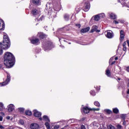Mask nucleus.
<instances>
[{"instance_id":"1","label":"nucleus","mask_w":129,"mask_h":129,"mask_svg":"<svg viewBox=\"0 0 129 129\" xmlns=\"http://www.w3.org/2000/svg\"><path fill=\"white\" fill-rule=\"evenodd\" d=\"M4 64L7 68H12L14 66L15 56L13 53L7 52L4 55Z\"/></svg>"},{"instance_id":"2","label":"nucleus","mask_w":129,"mask_h":129,"mask_svg":"<svg viewBox=\"0 0 129 129\" xmlns=\"http://www.w3.org/2000/svg\"><path fill=\"white\" fill-rule=\"evenodd\" d=\"M0 45L2 49H7L10 48L11 45V42H10V38L7 34L4 35L3 42V43L1 42Z\"/></svg>"},{"instance_id":"3","label":"nucleus","mask_w":129,"mask_h":129,"mask_svg":"<svg viewBox=\"0 0 129 129\" xmlns=\"http://www.w3.org/2000/svg\"><path fill=\"white\" fill-rule=\"evenodd\" d=\"M11 81V76L10 75H7V78L6 81L3 83H0V85L1 86H6V85H7L8 84L9 82Z\"/></svg>"},{"instance_id":"4","label":"nucleus","mask_w":129,"mask_h":129,"mask_svg":"<svg viewBox=\"0 0 129 129\" xmlns=\"http://www.w3.org/2000/svg\"><path fill=\"white\" fill-rule=\"evenodd\" d=\"M90 9V4L89 3H87L84 6V11L85 12H88Z\"/></svg>"},{"instance_id":"5","label":"nucleus","mask_w":129,"mask_h":129,"mask_svg":"<svg viewBox=\"0 0 129 129\" xmlns=\"http://www.w3.org/2000/svg\"><path fill=\"white\" fill-rule=\"evenodd\" d=\"M98 27L95 25L93 26L92 28V29L91 30V33H94V32H97V33H99L100 32V30H97Z\"/></svg>"},{"instance_id":"6","label":"nucleus","mask_w":129,"mask_h":129,"mask_svg":"<svg viewBox=\"0 0 129 129\" xmlns=\"http://www.w3.org/2000/svg\"><path fill=\"white\" fill-rule=\"evenodd\" d=\"M34 112V115L35 116V117H40L41 115H42V113L41 112L37 111V110H34L33 111Z\"/></svg>"},{"instance_id":"7","label":"nucleus","mask_w":129,"mask_h":129,"mask_svg":"<svg viewBox=\"0 0 129 129\" xmlns=\"http://www.w3.org/2000/svg\"><path fill=\"white\" fill-rule=\"evenodd\" d=\"M120 41L122 42L123 41V39H124V31L123 30H121L120 31Z\"/></svg>"},{"instance_id":"8","label":"nucleus","mask_w":129,"mask_h":129,"mask_svg":"<svg viewBox=\"0 0 129 129\" xmlns=\"http://www.w3.org/2000/svg\"><path fill=\"white\" fill-rule=\"evenodd\" d=\"M90 111V109L88 107H84L82 110V112L84 113H88Z\"/></svg>"},{"instance_id":"9","label":"nucleus","mask_w":129,"mask_h":129,"mask_svg":"<svg viewBox=\"0 0 129 129\" xmlns=\"http://www.w3.org/2000/svg\"><path fill=\"white\" fill-rule=\"evenodd\" d=\"M0 30H5V22L2 19H0Z\"/></svg>"},{"instance_id":"10","label":"nucleus","mask_w":129,"mask_h":129,"mask_svg":"<svg viewBox=\"0 0 129 129\" xmlns=\"http://www.w3.org/2000/svg\"><path fill=\"white\" fill-rule=\"evenodd\" d=\"M32 44H34L35 45H39L40 44V42H39V39L36 38L35 39H32L31 40Z\"/></svg>"},{"instance_id":"11","label":"nucleus","mask_w":129,"mask_h":129,"mask_svg":"<svg viewBox=\"0 0 129 129\" xmlns=\"http://www.w3.org/2000/svg\"><path fill=\"white\" fill-rule=\"evenodd\" d=\"M15 109V106L14 105L11 104L9 105H8V111L9 112H12L13 110Z\"/></svg>"},{"instance_id":"12","label":"nucleus","mask_w":129,"mask_h":129,"mask_svg":"<svg viewBox=\"0 0 129 129\" xmlns=\"http://www.w3.org/2000/svg\"><path fill=\"white\" fill-rule=\"evenodd\" d=\"M30 127L31 129H38L39 128V124L37 123H32L30 125Z\"/></svg>"},{"instance_id":"13","label":"nucleus","mask_w":129,"mask_h":129,"mask_svg":"<svg viewBox=\"0 0 129 129\" xmlns=\"http://www.w3.org/2000/svg\"><path fill=\"white\" fill-rule=\"evenodd\" d=\"M42 45L44 48H46L47 47H50V46L52 45V43H51V42H46V43H43Z\"/></svg>"},{"instance_id":"14","label":"nucleus","mask_w":129,"mask_h":129,"mask_svg":"<svg viewBox=\"0 0 129 129\" xmlns=\"http://www.w3.org/2000/svg\"><path fill=\"white\" fill-rule=\"evenodd\" d=\"M39 11L36 9H33L31 13L33 16H37V15L39 14Z\"/></svg>"},{"instance_id":"15","label":"nucleus","mask_w":129,"mask_h":129,"mask_svg":"<svg viewBox=\"0 0 129 129\" xmlns=\"http://www.w3.org/2000/svg\"><path fill=\"white\" fill-rule=\"evenodd\" d=\"M89 30H90V28L89 27H87L86 28H83L82 29L80 32L81 33H87V32H88L89 31Z\"/></svg>"},{"instance_id":"16","label":"nucleus","mask_w":129,"mask_h":129,"mask_svg":"<svg viewBox=\"0 0 129 129\" xmlns=\"http://www.w3.org/2000/svg\"><path fill=\"white\" fill-rule=\"evenodd\" d=\"M105 74L108 76V77H110L111 76V73L110 71L109 70V69L107 68L105 72Z\"/></svg>"},{"instance_id":"17","label":"nucleus","mask_w":129,"mask_h":129,"mask_svg":"<svg viewBox=\"0 0 129 129\" xmlns=\"http://www.w3.org/2000/svg\"><path fill=\"white\" fill-rule=\"evenodd\" d=\"M43 119L47 122H50V119H49V117L47 115H44L43 116Z\"/></svg>"},{"instance_id":"18","label":"nucleus","mask_w":129,"mask_h":129,"mask_svg":"<svg viewBox=\"0 0 129 129\" xmlns=\"http://www.w3.org/2000/svg\"><path fill=\"white\" fill-rule=\"evenodd\" d=\"M38 36L41 39H44V38H46V37H47V35L44 34L43 33H39Z\"/></svg>"},{"instance_id":"19","label":"nucleus","mask_w":129,"mask_h":129,"mask_svg":"<svg viewBox=\"0 0 129 129\" xmlns=\"http://www.w3.org/2000/svg\"><path fill=\"white\" fill-rule=\"evenodd\" d=\"M110 17L111 19H112V20H115V19H116V15L113 13H111L110 14Z\"/></svg>"},{"instance_id":"20","label":"nucleus","mask_w":129,"mask_h":129,"mask_svg":"<svg viewBox=\"0 0 129 129\" xmlns=\"http://www.w3.org/2000/svg\"><path fill=\"white\" fill-rule=\"evenodd\" d=\"M106 37H107V38H108L109 39H111V38H112V37H113L112 33H111L110 32H107V33L106 34Z\"/></svg>"},{"instance_id":"21","label":"nucleus","mask_w":129,"mask_h":129,"mask_svg":"<svg viewBox=\"0 0 129 129\" xmlns=\"http://www.w3.org/2000/svg\"><path fill=\"white\" fill-rule=\"evenodd\" d=\"M95 21H96L97 22L99 21L100 20V18L98 15H97L94 17Z\"/></svg>"},{"instance_id":"22","label":"nucleus","mask_w":129,"mask_h":129,"mask_svg":"<svg viewBox=\"0 0 129 129\" xmlns=\"http://www.w3.org/2000/svg\"><path fill=\"white\" fill-rule=\"evenodd\" d=\"M33 4L34 5H40V1L39 0H33Z\"/></svg>"},{"instance_id":"23","label":"nucleus","mask_w":129,"mask_h":129,"mask_svg":"<svg viewBox=\"0 0 129 129\" xmlns=\"http://www.w3.org/2000/svg\"><path fill=\"white\" fill-rule=\"evenodd\" d=\"M25 113L27 115H32V111L29 110H26Z\"/></svg>"},{"instance_id":"24","label":"nucleus","mask_w":129,"mask_h":129,"mask_svg":"<svg viewBox=\"0 0 129 129\" xmlns=\"http://www.w3.org/2000/svg\"><path fill=\"white\" fill-rule=\"evenodd\" d=\"M45 126L47 129H50L51 127V126L50 125V124L49 123V122H46L45 123Z\"/></svg>"},{"instance_id":"25","label":"nucleus","mask_w":129,"mask_h":129,"mask_svg":"<svg viewBox=\"0 0 129 129\" xmlns=\"http://www.w3.org/2000/svg\"><path fill=\"white\" fill-rule=\"evenodd\" d=\"M64 19L66 21H68V20H69V15L65 14L64 15Z\"/></svg>"},{"instance_id":"26","label":"nucleus","mask_w":129,"mask_h":129,"mask_svg":"<svg viewBox=\"0 0 129 129\" xmlns=\"http://www.w3.org/2000/svg\"><path fill=\"white\" fill-rule=\"evenodd\" d=\"M94 104L96 106H98V107H99V106H100V103H99L98 101H95Z\"/></svg>"},{"instance_id":"27","label":"nucleus","mask_w":129,"mask_h":129,"mask_svg":"<svg viewBox=\"0 0 129 129\" xmlns=\"http://www.w3.org/2000/svg\"><path fill=\"white\" fill-rule=\"evenodd\" d=\"M113 112L114 113H118V109L116 108L113 109Z\"/></svg>"},{"instance_id":"28","label":"nucleus","mask_w":129,"mask_h":129,"mask_svg":"<svg viewBox=\"0 0 129 129\" xmlns=\"http://www.w3.org/2000/svg\"><path fill=\"white\" fill-rule=\"evenodd\" d=\"M98 15L99 17H100V19H101V18H104L105 17V15L104 13L100 14Z\"/></svg>"},{"instance_id":"29","label":"nucleus","mask_w":129,"mask_h":129,"mask_svg":"<svg viewBox=\"0 0 129 129\" xmlns=\"http://www.w3.org/2000/svg\"><path fill=\"white\" fill-rule=\"evenodd\" d=\"M43 19H44V16H41L39 20L35 19V21H38V22H41L43 21Z\"/></svg>"},{"instance_id":"30","label":"nucleus","mask_w":129,"mask_h":129,"mask_svg":"<svg viewBox=\"0 0 129 129\" xmlns=\"http://www.w3.org/2000/svg\"><path fill=\"white\" fill-rule=\"evenodd\" d=\"M120 117L122 118V119H123V120H124V119H125V117H126V116H125V114H121L120 115Z\"/></svg>"},{"instance_id":"31","label":"nucleus","mask_w":129,"mask_h":129,"mask_svg":"<svg viewBox=\"0 0 129 129\" xmlns=\"http://www.w3.org/2000/svg\"><path fill=\"white\" fill-rule=\"evenodd\" d=\"M0 106L1 107H2L1 108H0V111H2L4 108V104H3V103L2 102H0Z\"/></svg>"},{"instance_id":"32","label":"nucleus","mask_w":129,"mask_h":129,"mask_svg":"<svg viewBox=\"0 0 129 129\" xmlns=\"http://www.w3.org/2000/svg\"><path fill=\"white\" fill-rule=\"evenodd\" d=\"M108 129H115V128H114V126H113L112 125H109V126H108Z\"/></svg>"},{"instance_id":"33","label":"nucleus","mask_w":129,"mask_h":129,"mask_svg":"<svg viewBox=\"0 0 129 129\" xmlns=\"http://www.w3.org/2000/svg\"><path fill=\"white\" fill-rule=\"evenodd\" d=\"M19 123H20V124H22V125H23L25 123V122H24V120H22V119H20V120H19Z\"/></svg>"},{"instance_id":"34","label":"nucleus","mask_w":129,"mask_h":129,"mask_svg":"<svg viewBox=\"0 0 129 129\" xmlns=\"http://www.w3.org/2000/svg\"><path fill=\"white\" fill-rule=\"evenodd\" d=\"M19 110L20 112H24V111H25V109L23 108H19Z\"/></svg>"},{"instance_id":"35","label":"nucleus","mask_w":129,"mask_h":129,"mask_svg":"<svg viewBox=\"0 0 129 129\" xmlns=\"http://www.w3.org/2000/svg\"><path fill=\"white\" fill-rule=\"evenodd\" d=\"M90 94H91V95L94 96V95H95V92L94 91H91L90 92Z\"/></svg>"},{"instance_id":"36","label":"nucleus","mask_w":129,"mask_h":129,"mask_svg":"<svg viewBox=\"0 0 129 129\" xmlns=\"http://www.w3.org/2000/svg\"><path fill=\"white\" fill-rule=\"evenodd\" d=\"M105 111L106 112H107V113H111V111L109 109H105Z\"/></svg>"},{"instance_id":"37","label":"nucleus","mask_w":129,"mask_h":129,"mask_svg":"<svg viewBox=\"0 0 129 129\" xmlns=\"http://www.w3.org/2000/svg\"><path fill=\"white\" fill-rule=\"evenodd\" d=\"M59 127V125H55L54 126V129H58Z\"/></svg>"},{"instance_id":"38","label":"nucleus","mask_w":129,"mask_h":129,"mask_svg":"<svg viewBox=\"0 0 129 129\" xmlns=\"http://www.w3.org/2000/svg\"><path fill=\"white\" fill-rule=\"evenodd\" d=\"M99 108H94L93 109V110H94V111H98V110H99Z\"/></svg>"},{"instance_id":"39","label":"nucleus","mask_w":129,"mask_h":129,"mask_svg":"<svg viewBox=\"0 0 129 129\" xmlns=\"http://www.w3.org/2000/svg\"><path fill=\"white\" fill-rule=\"evenodd\" d=\"M80 129H86V128H85V126H84V125H81Z\"/></svg>"},{"instance_id":"40","label":"nucleus","mask_w":129,"mask_h":129,"mask_svg":"<svg viewBox=\"0 0 129 129\" xmlns=\"http://www.w3.org/2000/svg\"><path fill=\"white\" fill-rule=\"evenodd\" d=\"M123 51H124V52H126V46H123Z\"/></svg>"},{"instance_id":"41","label":"nucleus","mask_w":129,"mask_h":129,"mask_svg":"<svg viewBox=\"0 0 129 129\" xmlns=\"http://www.w3.org/2000/svg\"><path fill=\"white\" fill-rule=\"evenodd\" d=\"M117 128H118V129H120V128H121V125L118 124V125H117Z\"/></svg>"},{"instance_id":"42","label":"nucleus","mask_w":129,"mask_h":129,"mask_svg":"<svg viewBox=\"0 0 129 129\" xmlns=\"http://www.w3.org/2000/svg\"><path fill=\"white\" fill-rule=\"evenodd\" d=\"M113 23H114V24H115V25H116V24H118V21H117L116 20H114Z\"/></svg>"},{"instance_id":"43","label":"nucleus","mask_w":129,"mask_h":129,"mask_svg":"<svg viewBox=\"0 0 129 129\" xmlns=\"http://www.w3.org/2000/svg\"><path fill=\"white\" fill-rule=\"evenodd\" d=\"M125 45H126V43L125 42H124L122 44L123 47H125Z\"/></svg>"},{"instance_id":"44","label":"nucleus","mask_w":129,"mask_h":129,"mask_svg":"<svg viewBox=\"0 0 129 129\" xmlns=\"http://www.w3.org/2000/svg\"><path fill=\"white\" fill-rule=\"evenodd\" d=\"M3 54V49L0 48V56Z\"/></svg>"},{"instance_id":"45","label":"nucleus","mask_w":129,"mask_h":129,"mask_svg":"<svg viewBox=\"0 0 129 129\" xmlns=\"http://www.w3.org/2000/svg\"><path fill=\"white\" fill-rule=\"evenodd\" d=\"M77 27H78L79 28H81V25L80 24H77Z\"/></svg>"},{"instance_id":"46","label":"nucleus","mask_w":129,"mask_h":129,"mask_svg":"<svg viewBox=\"0 0 129 129\" xmlns=\"http://www.w3.org/2000/svg\"><path fill=\"white\" fill-rule=\"evenodd\" d=\"M0 128H1V129H4V128H5V127L3 126L2 125H0Z\"/></svg>"},{"instance_id":"47","label":"nucleus","mask_w":129,"mask_h":129,"mask_svg":"<svg viewBox=\"0 0 129 129\" xmlns=\"http://www.w3.org/2000/svg\"><path fill=\"white\" fill-rule=\"evenodd\" d=\"M0 121H3V116H0Z\"/></svg>"},{"instance_id":"48","label":"nucleus","mask_w":129,"mask_h":129,"mask_svg":"<svg viewBox=\"0 0 129 129\" xmlns=\"http://www.w3.org/2000/svg\"><path fill=\"white\" fill-rule=\"evenodd\" d=\"M125 120H124V121H123V123H122V124H123V125H125Z\"/></svg>"},{"instance_id":"49","label":"nucleus","mask_w":129,"mask_h":129,"mask_svg":"<svg viewBox=\"0 0 129 129\" xmlns=\"http://www.w3.org/2000/svg\"><path fill=\"white\" fill-rule=\"evenodd\" d=\"M113 64H115V61H113L111 63V65H113Z\"/></svg>"},{"instance_id":"50","label":"nucleus","mask_w":129,"mask_h":129,"mask_svg":"<svg viewBox=\"0 0 129 129\" xmlns=\"http://www.w3.org/2000/svg\"><path fill=\"white\" fill-rule=\"evenodd\" d=\"M126 71H127V72H129V67H128L126 68Z\"/></svg>"},{"instance_id":"51","label":"nucleus","mask_w":129,"mask_h":129,"mask_svg":"<svg viewBox=\"0 0 129 129\" xmlns=\"http://www.w3.org/2000/svg\"><path fill=\"white\" fill-rule=\"evenodd\" d=\"M1 114H2V115L5 116V114H4V112H1Z\"/></svg>"},{"instance_id":"52","label":"nucleus","mask_w":129,"mask_h":129,"mask_svg":"<svg viewBox=\"0 0 129 129\" xmlns=\"http://www.w3.org/2000/svg\"><path fill=\"white\" fill-rule=\"evenodd\" d=\"M111 61H112V58H111L109 60V63H110V62H111Z\"/></svg>"},{"instance_id":"53","label":"nucleus","mask_w":129,"mask_h":129,"mask_svg":"<svg viewBox=\"0 0 129 129\" xmlns=\"http://www.w3.org/2000/svg\"><path fill=\"white\" fill-rule=\"evenodd\" d=\"M3 67V64H0V69Z\"/></svg>"},{"instance_id":"54","label":"nucleus","mask_w":129,"mask_h":129,"mask_svg":"<svg viewBox=\"0 0 129 129\" xmlns=\"http://www.w3.org/2000/svg\"><path fill=\"white\" fill-rule=\"evenodd\" d=\"M127 45H128V46L129 47V41L128 40L127 41Z\"/></svg>"},{"instance_id":"55","label":"nucleus","mask_w":129,"mask_h":129,"mask_svg":"<svg viewBox=\"0 0 129 129\" xmlns=\"http://www.w3.org/2000/svg\"><path fill=\"white\" fill-rule=\"evenodd\" d=\"M118 59V57H115V60H117Z\"/></svg>"},{"instance_id":"56","label":"nucleus","mask_w":129,"mask_h":129,"mask_svg":"<svg viewBox=\"0 0 129 129\" xmlns=\"http://www.w3.org/2000/svg\"><path fill=\"white\" fill-rule=\"evenodd\" d=\"M40 120H42L43 118L42 117L39 118Z\"/></svg>"},{"instance_id":"57","label":"nucleus","mask_w":129,"mask_h":129,"mask_svg":"<svg viewBox=\"0 0 129 129\" xmlns=\"http://www.w3.org/2000/svg\"><path fill=\"white\" fill-rule=\"evenodd\" d=\"M10 117H7V119H10Z\"/></svg>"},{"instance_id":"58","label":"nucleus","mask_w":129,"mask_h":129,"mask_svg":"<svg viewBox=\"0 0 129 129\" xmlns=\"http://www.w3.org/2000/svg\"><path fill=\"white\" fill-rule=\"evenodd\" d=\"M118 80H120V78H118Z\"/></svg>"},{"instance_id":"59","label":"nucleus","mask_w":129,"mask_h":129,"mask_svg":"<svg viewBox=\"0 0 129 129\" xmlns=\"http://www.w3.org/2000/svg\"><path fill=\"white\" fill-rule=\"evenodd\" d=\"M96 89H97V90H98V89H97V88H96Z\"/></svg>"},{"instance_id":"60","label":"nucleus","mask_w":129,"mask_h":129,"mask_svg":"<svg viewBox=\"0 0 129 129\" xmlns=\"http://www.w3.org/2000/svg\"><path fill=\"white\" fill-rule=\"evenodd\" d=\"M64 42H65V40H63Z\"/></svg>"},{"instance_id":"61","label":"nucleus","mask_w":129,"mask_h":129,"mask_svg":"<svg viewBox=\"0 0 129 129\" xmlns=\"http://www.w3.org/2000/svg\"><path fill=\"white\" fill-rule=\"evenodd\" d=\"M61 39H59V41H60Z\"/></svg>"},{"instance_id":"62","label":"nucleus","mask_w":129,"mask_h":129,"mask_svg":"<svg viewBox=\"0 0 129 129\" xmlns=\"http://www.w3.org/2000/svg\"><path fill=\"white\" fill-rule=\"evenodd\" d=\"M128 8H129V6H128Z\"/></svg>"}]
</instances>
